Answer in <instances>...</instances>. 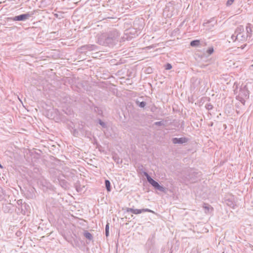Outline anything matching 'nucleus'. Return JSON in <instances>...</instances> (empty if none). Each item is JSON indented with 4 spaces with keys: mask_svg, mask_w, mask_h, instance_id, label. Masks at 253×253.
I'll return each mask as SVG.
<instances>
[{
    "mask_svg": "<svg viewBox=\"0 0 253 253\" xmlns=\"http://www.w3.org/2000/svg\"><path fill=\"white\" fill-rule=\"evenodd\" d=\"M119 36L118 31L113 30L108 34L100 35L98 38V42L100 45L113 46L118 42Z\"/></svg>",
    "mask_w": 253,
    "mask_h": 253,
    "instance_id": "1",
    "label": "nucleus"
},
{
    "mask_svg": "<svg viewBox=\"0 0 253 253\" xmlns=\"http://www.w3.org/2000/svg\"><path fill=\"white\" fill-rule=\"evenodd\" d=\"M248 36L249 35L245 31L244 27L240 26L237 28L231 38L233 42L238 41L239 42H244L247 41Z\"/></svg>",
    "mask_w": 253,
    "mask_h": 253,
    "instance_id": "2",
    "label": "nucleus"
},
{
    "mask_svg": "<svg viewBox=\"0 0 253 253\" xmlns=\"http://www.w3.org/2000/svg\"><path fill=\"white\" fill-rule=\"evenodd\" d=\"M30 17V14L29 13H26L21 14L18 16H15L14 17H8L7 20L9 21H25L26 19H29Z\"/></svg>",
    "mask_w": 253,
    "mask_h": 253,
    "instance_id": "3",
    "label": "nucleus"
},
{
    "mask_svg": "<svg viewBox=\"0 0 253 253\" xmlns=\"http://www.w3.org/2000/svg\"><path fill=\"white\" fill-rule=\"evenodd\" d=\"M127 212H131L134 214H140L143 212H149L154 213V212L148 209H133L132 208H127L126 209Z\"/></svg>",
    "mask_w": 253,
    "mask_h": 253,
    "instance_id": "4",
    "label": "nucleus"
},
{
    "mask_svg": "<svg viewBox=\"0 0 253 253\" xmlns=\"http://www.w3.org/2000/svg\"><path fill=\"white\" fill-rule=\"evenodd\" d=\"M144 175L146 177L149 183L154 187L155 188L159 184L157 181L152 178L146 172H144Z\"/></svg>",
    "mask_w": 253,
    "mask_h": 253,
    "instance_id": "5",
    "label": "nucleus"
},
{
    "mask_svg": "<svg viewBox=\"0 0 253 253\" xmlns=\"http://www.w3.org/2000/svg\"><path fill=\"white\" fill-rule=\"evenodd\" d=\"M172 143L174 144H183L188 141V139L185 137L173 138L172 139Z\"/></svg>",
    "mask_w": 253,
    "mask_h": 253,
    "instance_id": "6",
    "label": "nucleus"
},
{
    "mask_svg": "<svg viewBox=\"0 0 253 253\" xmlns=\"http://www.w3.org/2000/svg\"><path fill=\"white\" fill-rule=\"evenodd\" d=\"M225 202H226V205H228V206H229L231 208H234L235 204H234V202L233 201L232 199H226L225 200Z\"/></svg>",
    "mask_w": 253,
    "mask_h": 253,
    "instance_id": "7",
    "label": "nucleus"
},
{
    "mask_svg": "<svg viewBox=\"0 0 253 253\" xmlns=\"http://www.w3.org/2000/svg\"><path fill=\"white\" fill-rule=\"evenodd\" d=\"M200 41L199 40H194L190 42V45L192 46H198L200 45Z\"/></svg>",
    "mask_w": 253,
    "mask_h": 253,
    "instance_id": "8",
    "label": "nucleus"
},
{
    "mask_svg": "<svg viewBox=\"0 0 253 253\" xmlns=\"http://www.w3.org/2000/svg\"><path fill=\"white\" fill-rule=\"evenodd\" d=\"M105 184L107 190L110 192L111 191V184L109 180H105Z\"/></svg>",
    "mask_w": 253,
    "mask_h": 253,
    "instance_id": "9",
    "label": "nucleus"
},
{
    "mask_svg": "<svg viewBox=\"0 0 253 253\" xmlns=\"http://www.w3.org/2000/svg\"><path fill=\"white\" fill-rule=\"evenodd\" d=\"M136 104H137V106H138L140 108H144V107H145V106L146 105V103L145 102H144V101L139 102V101H137V100L136 101Z\"/></svg>",
    "mask_w": 253,
    "mask_h": 253,
    "instance_id": "10",
    "label": "nucleus"
},
{
    "mask_svg": "<svg viewBox=\"0 0 253 253\" xmlns=\"http://www.w3.org/2000/svg\"><path fill=\"white\" fill-rule=\"evenodd\" d=\"M156 189L163 192H166V188L159 184L156 188Z\"/></svg>",
    "mask_w": 253,
    "mask_h": 253,
    "instance_id": "11",
    "label": "nucleus"
},
{
    "mask_svg": "<svg viewBox=\"0 0 253 253\" xmlns=\"http://www.w3.org/2000/svg\"><path fill=\"white\" fill-rule=\"evenodd\" d=\"M84 236L86 238L90 240H91L92 238V235L88 232H85L84 233Z\"/></svg>",
    "mask_w": 253,
    "mask_h": 253,
    "instance_id": "12",
    "label": "nucleus"
},
{
    "mask_svg": "<svg viewBox=\"0 0 253 253\" xmlns=\"http://www.w3.org/2000/svg\"><path fill=\"white\" fill-rule=\"evenodd\" d=\"M109 224L108 223V224H107V225H106V227H105V235L107 237L109 235Z\"/></svg>",
    "mask_w": 253,
    "mask_h": 253,
    "instance_id": "13",
    "label": "nucleus"
},
{
    "mask_svg": "<svg viewBox=\"0 0 253 253\" xmlns=\"http://www.w3.org/2000/svg\"><path fill=\"white\" fill-rule=\"evenodd\" d=\"M213 51L214 50L213 47H210L207 50V52L208 55H211L213 52Z\"/></svg>",
    "mask_w": 253,
    "mask_h": 253,
    "instance_id": "14",
    "label": "nucleus"
},
{
    "mask_svg": "<svg viewBox=\"0 0 253 253\" xmlns=\"http://www.w3.org/2000/svg\"><path fill=\"white\" fill-rule=\"evenodd\" d=\"M234 0H228L226 2V5L227 6L231 5L234 2Z\"/></svg>",
    "mask_w": 253,
    "mask_h": 253,
    "instance_id": "15",
    "label": "nucleus"
},
{
    "mask_svg": "<svg viewBox=\"0 0 253 253\" xmlns=\"http://www.w3.org/2000/svg\"><path fill=\"white\" fill-rule=\"evenodd\" d=\"M246 32H247V34H248L250 32L252 31L250 25L247 26Z\"/></svg>",
    "mask_w": 253,
    "mask_h": 253,
    "instance_id": "16",
    "label": "nucleus"
},
{
    "mask_svg": "<svg viewBox=\"0 0 253 253\" xmlns=\"http://www.w3.org/2000/svg\"><path fill=\"white\" fill-rule=\"evenodd\" d=\"M155 125L156 126H162L164 125V124L163 122L160 121V122H156L154 123Z\"/></svg>",
    "mask_w": 253,
    "mask_h": 253,
    "instance_id": "17",
    "label": "nucleus"
},
{
    "mask_svg": "<svg viewBox=\"0 0 253 253\" xmlns=\"http://www.w3.org/2000/svg\"><path fill=\"white\" fill-rule=\"evenodd\" d=\"M172 68V66L171 65V64H169V63H167V65H166V70H170Z\"/></svg>",
    "mask_w": 253,
    "mask_h": 253,
    "instance_id": "18",
    "label": "nucleus"
},
{
    "mask_svg": "<svg viewBox=\"0 0 253 253\" xmlns=\"http://www.w3.org/2000/svg\"><path fill=\"white\" fill-rule=\"evenodd\" d=\"M99 124L103 127H105L106 126L104 122H102L101 120H99Z\"/></svg>",
    "mask_w": 253,
    "mask_h": 253,
    "instance_id": "19",
    "label": "nucleus"
},
{
    "mask_svg": "<svg viewBox=\"0 0 253 253\" xmlns=\"http://www.w3.org/2000/svg\"><path fill=\"white\" fill-rule=\"evenodd\" d=\"M76 133H77V132L75 131V132H74V135H76Z\"/></svg>",
    "mask_w": 253,
    "mask_h": 253,
    "instance_id": "20",
    "label": "nucleus"
}]
</instances>
